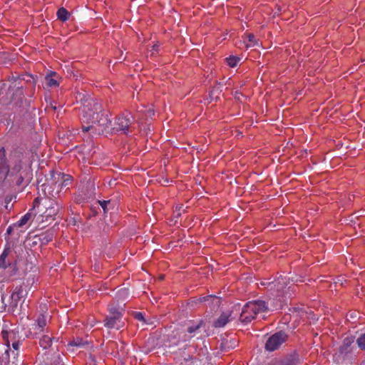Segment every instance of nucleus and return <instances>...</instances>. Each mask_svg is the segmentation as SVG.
<instances>
[{
  "instance_id": "obj_1",
  "label": "nucleus",
  "mask_w": 365,
  "mask_h": 365,
  "mask_svg": "<svg viewBox=\"0 0 365 365\" xmlns=\"http://www.w3.org/2000/svg\"><path fill=\"white\" fill-rule=\"evenodd\" d=\"M81 120L83 132L91 131L93 133H108L111 125L108 114L103 109L101 103L93 99H88L82 108Z\"/></svg>"
},
{
  "instance_id": "obj_2",
  "label": "nucleus",
  "mask_w": 365,
  "mask_h": 365,
  "mask_svg": "<svg viewBox=\"0 0 365 365\" xmlns=\"http://www.w3.org/2000/svg\"><path fill=\"white\" fill-rule=\"evenodd\" d=\"M268 309V304L263 300H253L247 302L242 307L240 320L242 323H250L258 314L264 313Z\"/></svg>"
},
{
  "instance_id": "obj_3",
  "label": "nucleus",
  "mask_w": 365,
  "mask_h": 365,
  "mask_svg": "<svg viewBox=\"0 0 365 365\" xmlns=\"http://www.w3.org/2000/svg\"><path fill=\"white\" fill-rule=\"evenodd\" d=\"M133 121L134 118L130 113L120 115L115 118L114 127H110L108 131L113 129V130L120 131L128 135L129 133L132 132Z\"/></svg>"
},
{
  "instance_id": "obj_4",
  "label": "nucleus",
  "mask_w": 365,
  "mask_h": 365,
  "mask_svg": "<svg viewBox=\"0 0 365 365\" xmlns=\"http://www.w3.org/2000/svg\"><path fill=\"white\" fill-rule=\"evenodd\" d=\"M43 206L45 209L41 214L43 219V220L48 222L54 220L56 215L62 207V205L54 199H45L43 202Z\"/></svg>"
},
{
  "instance_id": "obj_5",
  "label": "nucleus",
  "mask_w": 365,
  "mask_h": 365,
  "mask_svg": "<svg viewBox=\"0 0 365 365\" xmlns=\"http://www.w3.org/2000/svg\"><path fill=\"white\" fill-rule=\"evenodd\" d=\"M289 339V335L284 331H279L272 334L265 343V349L273 351L278 349Z\"/></svg>"
},
{
  "instance_id": "obj_6",
  "label": "nucleus",
  "mask_w": 365,
  "mask_h": 365,
  "mask_svg": "<svg viewBox=\"0 0 365 365\" xmlns=\"http://www.w3.org/2000/svg\"><path fill=\"white\" fill-rule=\"evenodd\" d=\"M206 323L205 320L200 319L197 320L189 321L185 325V330L187 334L192 339L197 336L200 333L202 329H205Z\"/></svg>"
},
{
  "instance_id": "obj_7",
  "label": "nucleus",
  "mask_w": 365,
  "mask_h": 365,
  "mask_svg": "<svg viewBox=\"0 0 365 365\" xmlns=\"http://www.w3.org/2000/svg\"><path fill=\"white\" fill-rule=\"evenodd\" d=\"M27 294L26 291L22 286L16 287L11 295L10 308L12 312L17 309L19 302L21 299L25 297Z\"/></svg>"
},
{
  "instance_id": "obj_8",
  "label": "nucleus",
  "mask_w": 365,
  "mask_h": 365,
  "mask_svg": "<svg viewBox=\"0 0 365 365\" xmlns=\"http://www.w3.org/2000/svg\"><path fill=\"white\" fill-rule=\"evenodd\" d=\"M122 317L123 316L120 315L110 314L106 318L104 321L105 327L108 329H119L121 327H123V324L121 321Z\"/></svg>"
},
{
  "instance_id": "obj_9",
  "label": "nucleus",
  "mask_w": 365,
  "mask_h": 365,
  "mask_svg": "<svg viewBox=\"0 0 365 365\" xmlns=\"http://www.w3.org/2000/svg\"><path fill=\"white\" fill-rule=\"evenodd\" d=\"M61 78L54 71H49L45 76V83L48 87H57L60 84Z\"/></svg>"
},
{
  "instance_id": "obj_10",
  "label": "nucleus",
  "mask_w": 365,
  "mask_h": 365,
  "mask_svg": "<svg viewBox=\"0 0 365 365\" xmlns=\"http://www.w3.org/2000/svg\"><path fill=\"white\" fill-rule=\"evenodd\" d=\"M125 304H121L113 299L108 304V311L110 314L123 316L125 312L124 307Z\"/></svg>"
},
{
  "instance_id": "obj_11",
  "label": "nucleus",
  "mask_w": 365,
  "mask_h": 365,
  "mask_svg": "<svg viewBox=\"0 0 365 365\" xmlns=\"http://www.w3.org/2000/svg\"><path fill=\"white\" fill-rule=\"evenodd\" d=\"M60 185H58L57 190L52 187V185L48 183H44L41 185V190L43 192L46 199H53L59 194V187Z\"/></svg>"
},
{
  "instance_id": "obj_12",
  "label": "nucleus",
  "mask_w": 365,
  "mask_h": 365,
  "mask_svg": "<svg viewBox=\"0 0 365 365\" xmlns=\"http://www.w3.org/2000/svg\"><path fill=\"white\" fill-rule=\"evenodd\" d=\"M231 313L223 312L221 315L214 322L213 326L215 328L224 327L231 320Z\"/></svg>"
},
{
  "instance_id": "obj_13",
  "label": "nucleus",
  "mask_w": 365,
  "mask_h": 365,
  "mask_svg": "<svg viewBox=\"0 0 365 365\" xmlns=\"http://www.w3.org/2000/svg\"><path fill=\"white\" fill-rule=\"evenodd\" d=\"M9 172L4 148L0 149V174L7 175Z\"/></svg>"
},
{
  "instance_id": "obj_14",
  "label": "nucleus",
  "mask_w": 365,
  "mask_h": 365,
  "mask_svg": "<svg viewBox=\"0 0 365 365\" xmlns=\"http://www.w3.org/2000/svg\"><path fill=\"white\" fill-rule=\"evenodd\" d=\"M287 280L285 278H279L276 282L269 284L271 289H274L279 295H283L284 289L286 287Z\"/></svg>"
},
{
  "instance_id": "obj_15",
  "label": "nucleus",
  "mask_w": 365,
  "mask_h": 365,
  "mask_svg": "<svg viewBox=\"0 0 365 365\" xmlns=\"http://www.w3.org/2000/svg\"><path fill=\"white\" fill-rule=\"evenodd\" d=\"M129 294L128 289L123 288L117 292L114 299L121 304H125L124 302L128 298Z\"/></svg>"
},
{
  "instance_id": "obj_16",
  "label": "nucleus",
  "mask_w": 365,
  "mask_h": 365,
  "mask_svg": "<svg viewBox=\"0 0 365 365\" xmlns=\"http://www.w3.org/2000/svg\"><path fill=\"white\" fill-rule=\"evenodd\" d=\"M47 324V316L45 314H40L34 324V329H38L39 331H42L43 328Z\"/></svg>"
},
{
  "instance_id": "obj_17",
  "label": "nucleus",
  "mask_w": 365,
  "mask_h": 365,
  "mask_svg": "<svg viewBox=\"0 0 365 365\" xmlns=\"http://www.w3.org/2000/svg\"><path fill=\"white\" fill-rule=\"evenodd\" d=\"M56 14L58 19L61 21H66L71 15L70 13L63 7L60 8L57 11Z\"/></svg>"
},
{
  "instance_id": "obj_18",
  "label": "nucleus",
  "mask_w": 365,
  "mask_h": 365,
  "mask_svg": "<svg viewBox=\"0 0 365 365\" xmlns=\"http://www.w3.org/2000/svg\"><path fill=\"white\" fill-rule=\"evenodd\" d=\"M51 344V338L48 335H43L42 337L40 338L39 344L43 349H46L49 348Z\"/></svg>"
},
{
  "instance_id": "obj_19",
  "label": "nucleus",
  "mask_w": 365,
  "mask_h": 365,
  "mask_svg": "<svg viewBox=\"0 0 365 365\" xmlns=\"http://www.w3.org/2000/svg\"><path fill=\"white\" fill-rule=\"evenodd\" d=\"M209 301H211L212 304H214L215 307H218L220 305V299L215 296L208 295L200 298V302Z\"/></svg>"
},
{
  "instance_id": "obj_20",
  "label": "nucleus",
  "mask_w": 365,
  "mask_h": 365,
  "mask_svg": "<svg viewBox=\"0 0 365 365\" xmlns=\"http://www.w3.org/2000/svg\"><path fill=\"white\" fill-rule=\"evenodd\" d=\"M31 217V213L27 212L24 216H22L19 221H17L16 223H14V226H17V227H23L29 222Z\"/></svg>"
},
{
  "instance_id": "obj_21",
  "label": "nucleus",
  "mask_w": 365,
  "mask_h": 365,
  "mask_svg": "<svg viewBox=\"0 0 365 365\" xmlns=\"http://www.w3.org/2000/svg\"><path fill=\"white\" fill-rule=\"evenodd\" d=\"M190 339V336L187 334V331L185 329L180 332L178 333V341L176 344H180V342H186L189 341Z\"/></svg>"
},
{
  "instance_id": "obj_22",
  "label": "nucleus",
  "mask_w": 365,
  "mask_h": 365,
  "mask_svg": "<svg viewBox=\"0 0 365 365\" xmlns=\"http://www.w3.org/2000/svg\"><path fill=\"white\" fill-rule=\"evenodd\" d=\"M247 40L245 41L247 47H253L257 45V40L256 39L254 34H248L247 35Z\"/></svg>"
},
{
  "instance_id": "obj_23",
  "label": "nucleus",
  "mask_w": 365,
  "mask_h": 365,
  "mask_svg": "<svg viewBox=\"0 0 365 365\" xmlns=\"http://www.w3.org/2000/svg\"><path fill=\"white\" fill-rule=\"evenodd\" d=\"M100 205L103 210V212L106 213L109 210L113 209L114 207L113 203L110 200H103L98 201Z\"/></svg>"
},
{
  "instance_id": "obj_24",
  "label": "nucleus",
  "mask_w": 365,
  "mask_h": 365,
  "mask_svg": "<svg viewBox=\"0 0 365 365\" xmlns=\"http://www.w3.org/2000/svg\"><path fill=\"white\" fill-rule=\"evenodd\" d=\"M7 256H8V250H4L0 256V269L1 268L5 269L6 267H7L8 265H9V263L6 262V261Z\"/></svg>"
},
{
  "instance_id": "obj_25",
  "label": "nucleus",
  "mask_w": 365,
  "mask_h": 365,
  "mask_svg": "<svg viewBox=\"0 0 365 365\" xmlns=\"http://www.w3.org/2000/svg\"><path fill=\"white\" fill-rule=\"evenodd\" d=\"M195 357L192 355L187 354L183 356L182 361L180 362L181 365H192L195 361Z\"/></svg>"
},
{
  "instance_id": "obj_26",
  "label": "nucleus",
  "mask_w": 365,
  "mask_h": 365,
  "mask_svg": "<svg viewBox=\"0 0 365 365\" xmlns=\"http://www.w3.org/2000/svg\"><path fill=\"white\" fill-rule=\"evenodd\" d=\"M240 61V58L235 56H230L226 58V61L227 64L232 68L237 66Z\"/></svg>"
},
{
  "instance_id": "obj_27",
  "label": "nucleus",
  "mask_w": 365,
  "mask_h": 365,
  "mask_svg": "<svg viewBox=\"0 0 365 365\" xmlns=\"http://www.w3.org/2000/svg\"><path fill=\"white\" fill-rule=\"evenodd\" d=\"M86 344H87V342L84 341L82 339L78 338V337L74 339L73 341H70L68 344V345H70V346H77V347H83Z\"/></svg>"
},
{
  "instance_id": "obj_28",
  "label": "nucleus",
  "mask_w": 365,
  "mask_h": 365,
  "mask_svg": "<svg viewBox=\"0 0 365 365\" xmlns=\"http://www.w3.org/2000/svg\"><path fill=\"white\" fill-rule=\"evenodd\" d=\"M53 237V235L52 232H47L41 235L40 240L42 243L46 244L52 240Z\"/></svg>"
},
{
  "instance_id": "obj_29",
  "label": "nucleus",
  "mask_w": 365,
  "mask_h": 365,
  "mask_svg": "<svg viewBox=\"0 0 365 365\" xmlns=\"http://www.w3.org/2000/svg\"><path fill=\"white\" fill-rule=\"evenodd\" d=\"M356 343L361 350H365V333L358 337Z\"/></svg>"
},
{
  "instance_id": "obj_30",
  "label": "nucleus",
  "mask_w": 365,
  "mask_h": 365,
  "mask_svg": "<svg viewBox=\"0 0 365 365\" xmlns=\"http://www.w3.org/2000/svg\"><path fill=\"white\" fill-rule=\"evenodd\" d=\"M350 345H351V341L349 339H345L343 342V344L339 348V351L341 354L348 352Z\"/></svg>"
},
{
  "instance_id": "obj_31",
  "label": "nucleus",
  "mask_w": 365,
  "mask_h": 365,
  "mask_svg": "<svg viewBox=\"0 0 365 365\" xmlns=\"http://www.w3.org/2000/svg\"><path fill=\"white\" fill-rule=\"evenodd\" d=\"M134 317L138 321L142 322L143 324H149L148 322H147V319H145L143 313H142V312H135Z\"/></svg>"
},
{
  "instance_id": "obj_32",
  "label": "nucleus",
  "mask_w": 365,
  "mask_h": 365,
  "mask_svg": "<svg viewBox=\"0 0 365 365\" xmlns=\"http://www.w3.org/2000/svg\"><path fill=\"white\" fill-rule=\"evenodd\" d=\"M26 255H28L26 257V261H27V264L26 265V268L25 269L26 270H28L29 269L30 271H32L33 269L35 267L34 264H33V262H31V256L29 255L28 252H26Z\"/></svg>"
},
{
  "instance_id": "obj_33",
  "label": "nucleus",
  "mask_w": 365,
  "mask_h": 365,
  "mask_svg": "<svg viewBox=\"0 0 365 365\" xmlns=\"http://www.w3.org/2000/svg\"><path fill=\"white\" fill-rule=\"evenodd\" d=\"M86 197L81 194H77L74 197V201L77 204L84 203L86 202Z\"/></svg>"
},
{
  "instance_id": "obj_34",
  "label": "nucleus",
  "mask_w": 365,
  "mask_h": 365,
  "mask_svg": "<svg viewBox=\"0 0 365 365\" xmlns=\"http://www.w3.org/2000/svg\"><path fill=\"white\" fill-rule=\"evenodd\" d=\"M62 178L63 180L61 184V187L67 186L68 185H69L70 182H71V176L63 175Z\"/></svg>"
},
{
  "instance_id": "obj_35",
  "label": "nucleus",
  "mask_w": 365,
  "mask_h": 365,
  "mask_svg": "<svg viewBox=\"0 0 365 365\" xmlns=\"http://www.w3.org/2000/svg\"><path fill=\"white\" fill-rule=\"evenodd\" d=\"M15 227H17V226H14V223L11 225H10L7 230H6V233L8 235H11L13 232V230L15 228Z\"/></svg>"
},
{
  "instance_id": "obj_36",
  "label": "nucleus",
  "mask_w": 365,
  "mask_h": 365,
  "mask_svg": "<svg viewBox=\"0 0 365 365\" xmlns=\"http://www.w3.org/2000/svg\"><path fill=\"white\" fill-rule=\"evenodd\" d=\"M20 346L19 341H14L12 343V347L15 351H19Z\"/></svg>"
},
{
  "instance_id": "obj_37",
  "label": "nucleus",
  "mask_w": 365,
  "mask_h": 365,
  "mask_svg": "<svg viewBox=\"0 0 365 365\" xmlns=\"http://www.w3.org/2000/svg\"><path fill=\"white\" fill-rule=\"evenodd\" d=\"M240 95H242L240 92L236 91L235 94V97L237 99H240Z\"/></svg>"
},
{
  "instance_id": "obj_38",
  "label": "nucleus",
  "mask_w": 365,
  "mask_h": 365,
  "mask_svg": "<svg viewBox=\"0 0 365 365\" xmlns=\"http://www.w3.org/2000/svg\"><path fill=\"white\" fill-rule=\"evenodd\" d=\"M23 182H24V179H23V178H22V176H20L19 179V180H18V181H17V183L20 185V184H21Z\"/></svg>"
},
{
  "instance_id": "obj_39",
  "label": "nucleus",
  "mask_w": 365,
  "mask_h": 365,
  "mask_svg": "<svg viewBox=\"0 0 365 365\" xmlns=\"http://www.w3.org/2000/svg\"><path fill=\"white\" fill-rule=\"evenodd\" d=\"M208 336V334L205 333V334H201L200 336H197V338L200 339V338H203V337H205V336Z\"/></svg>"
},
{
  "instance_id": "obj_40",
  "label": "nucleus",
  "mask_w": 365,
  "mask_h": 365,
  "mask_svg": "<svg viewBox=\"0 0 365 365\" xmlns=\"http://www.w3.org/2000/svg\"><path fill=\"white\" fill-rule=\"evenodd\" d=\"M38 202V197H36L35 200H34V203L36 205V203Z\"/></svg>"
},
{
  "instance_id": "obj_41",
  "label": "nucleus",
  "mask_w": 365,
  "mask_h": 365,
  "mask_svg": "<svg viewBox=\"0 0 365 365\" xmlns=\"http://www.w3.org/2000/svg\"><path fill=\"white\" fill-rule=\"evenodd\" d=\"M147 322H148L149 324H153V322H151L150 320H147Z\"/></svg>"
},
{
  "instance_id": "obj_42",
  "label": "nucleus",
  "mask_w": 365,
  "mask_h": 365,
  "mask_svg": "<svg viewBox=\"0 0 365 365\" xmlns=\"http://www.w3.org/2000/svg\"><path fill=\"white\" fill-rule=\"evenodd\" d=\"M153 49H154L155 51H157V49H158V46H153Z\"/></svg>"
},
{
  "instance_id": "obj_43",
  "label": "nucleus",
  "mask_w": 365,
  "mask_h": 365,
  "mask_svg": "<svg viewBox=\"0 0 365 365\" xmlns=\"http://www.w3.org/2000/svg\"><path fill=\"white\" fill-rule=\"evenodd\" d=\"M20 263H21V259L16 260V264H20Z\"/></svg>"
},
{
  "instance_id": "obj_44",
  "label": "nucleus",
  "mask_w": 365,
  "mask_h": 365,
  "mask_svg": "<svg viewBox=\"0 0 365 365\" xmlns=\"http://www.w3.org/2000/svg\"><path fill=\"white\" fill-rule=\"evenodd\" d=\"M6 346H8V348L9 349V341H6Z\"/></svg>"
},
{
  "instance_id": "obj_45",
  "label": "nucleus",
  "mask_w": 365,
  "mask_h": 365,
  "mask_svg": "<svg viewBox=\"0 0 365 365\" xmlns=\"http://www.w3.org/2000/svg\"><path fill=\"white\" fill-rule=\"evenodd\" d=\"M18 356H19V353H18V352H16V353L15 354L14 357H17Z\"/></svg>"
},
{
  "instance_id": "obj_46",
  "label": "nucleus",
  "mask_w": 365,
  "mask_h": 365,
  "mask_svg": "<svg viewBox=\"0 0 365 365\" xmlns=\"http://www.w3.org/2000/svg\"><path fill=\"white\" fill-rule=\"evenodd\" d=\"M4 296H1V300L2 301H4Z\"/></svg>"
}]
</instances>
